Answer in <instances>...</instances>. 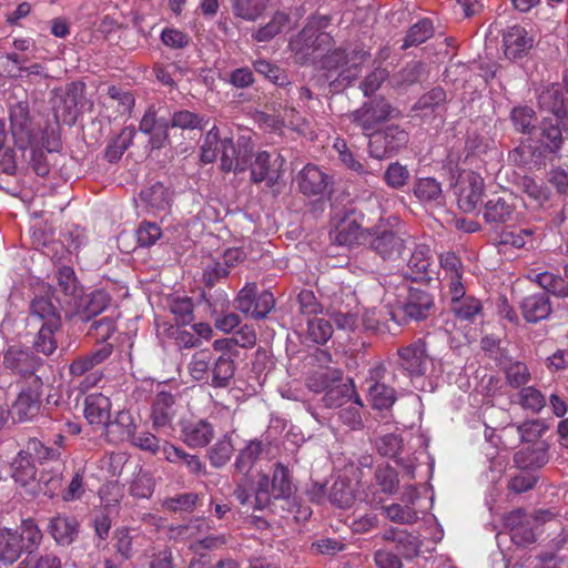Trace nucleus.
<instances>
[{"mask_svg":"<svg viewBox=\"0 0 568 568\" xmlns=\"http://www.w3.org/2000/svg\"><path fill=\"white\" fill-rule=\"evenodd\" d=\"M233 452L234 446L231 437L229 435H224L207 449L206 456L214 468H222L230 462Z\"/></svg>","mask_w":568,"mask_h":568,"instance_id":"43","label":"nucleus"},{"mask_svg":"<svg viewBox=\"0 0 568 568\" xmlns=\"http://www.w3.org/2000/svg\"><path fill=\"white\" fill-rule=\"evenodd\" d=\"M164 113V108L152 104L144 112L140 121L139 130L149 136L148 142L152 150H160L169 142V128L171 124Z\"/></svg>","mask_w":568,"mask_h":568,"instance_id":"8","label":"nucleus"},{"mask_svg":"<svg viewBox=\"0 0 568 568\" xmlns=\"http://www.w3.org/2000/svg\"><path fill=\"white\" fill-rule=\"evenodd\" d=\"M108 98L110 99L111 105L116 103V111L120 114H129L134 105V97L129 91L111 85L108 88Z\"/></svg>","mask_w":568,"mask_h":568,"instance_id":"58","label":"nucleus"},{"mask_svg":"<svg viewBox=\"0 0 568 568\" xmlns=\"http://www.w3.org/2000/svg\"><path fill=\"white\" fill-rule=\"evenodd\" d=\"M164 458L172 464H183L189 473L200 476L205 475V465L197 455H192L173 444L165 443L162 448Z\"/></svg>","mask_w":568,"mask_h":568,"instance_id":"30","label":"nucleus"},{"mask_svg":"<svg viewBox=\"0 0 568 568\" xmlns=\"http://www.w3.org/2000/svg\"><path fill=\"white\" fill-rule=\"evenodd\" d=\"M235 373V363L230 355L222 354L214 355V361L211 366L209 383L215 388L226 387Z\"/></svg>","mask_w":568,"mask_h":568,"instance_id":"33","label":"nucleus"},{"mask_svg":"<svg viewBox=\"0 0 568 568\" xmlns=\"http://www.w3.org/2000/svg\"><path fill=\"white\" fill-rule=\"evenodd\" d=\"M484 182L481 178L471 175L467 179L465 185L460 187L458 194V206L464 212H473L483 201Z\"/></svg>","mask_w":568,"mask_h":568,"instance_id":"31","label":"nucleus"},{"mask_svg":"<svg viewBox=\"0 0 568 568\" xmlns=\"http://www.w3.org/2000/svg\"><path fill=\"white\" fill-rule=\"evenodd\" d=\"M10 123L16 146L23 151L29 149V162L34 173L48 175L50 168L43 148L49 152L54 149L44 145V132L32 128L27 109L20 105L10 111Z\"/></svg>","mask_w":568,"mask_h":568,"instance_id":"2","label":"nucleus"},{"mask_svg":"<svg viewBox=\"0 0 568 568\" xmlns=\"http://www.w3.org/2000/svg\"><path fill=\"white\" fill-rule=\"evenodd\" d=\"M398 366L412 377L423 376L427 371L428 355L426 343L416 339L397 349Z\"/></svg>","mask_w":568,"mask_h":568,"instance_id":"14","label":"nucleus"},{"mask_svg":"<svg viewBox=\"0 0 568 568\" xmlns=\"http://www.w3.org/2000/svg\"><path fill=\"white\" fill-rule=\"evenodd\" d=\"M235 308L253 318L262 320L274 308L275 300L271 292L263 291L257 294L256 283H247L237 293L234 300Z\"/></svg>","mask_w":568,"mask_h":568,"instance_id":"5","label":"nucleus"},{"mask_svg":"<svg viewBox=\"0 0 568 568\" xmlns=\"http://www.w3.org/2000/svg\"><path fill=\"white\" fill-rule=\"evenodd\" d=\"M331 180L326 173H324L318 166L307 164L297 175V184L300 191L307 195H320L323 194Z\"/></svg>","mask_w":568,"mask_h":568,"instance_id":"22","label":"nucleus"},{"mask_svg":"<svg viewBox=\"0 0 568 568\" xmlns=\"http://www.w3.org/2000/svg\"><path fill=\"white\" fill-rule=\"evenodd\" d=\"M376 484L381 487L384 494L393 495L399 485V479L396 470L392 467H378L375 471Z\"/></svg>","mask_w":568,"mask_h":568,"instance_id":"62","label":"nucleus"},{"mask_svg":"<svg viewBox=\"0 0 568 568\" xmlns=\"http://www.w3.org/2000/svg\"><path fill=\"white\" fill-rule=\"evenodd\" d=\"M105 436L111 443L126 442L133 437L136 429L134 418L128 410H121L113 420H108L104 425Z\"/></svg>","mask_w":568,"mask_h":568,"instance_id":"24","label":"nucleus"},{"mask_svg":"<svg viewBox=\"0 0 568 568\" xmlns=\"http://www.w3.org/2000/svg\"><path fill=\"white\" fill-rule=\"evenodd\" d=\"M371 53L363 44H355L347 49L338 48L322 59V67L327 71H338L337 80L351 84L362 71V65L368 61Z\"/></svg>","mask_w":568,"mask_h":568,"instance_id":"4","label":"nucleus"},{"mask_svg":"<svg viewBox=\"0 0 568 568\" xmlns=\"http://www.w3.org/2000/svg\"><path fill=\"white\" fill-rule=\"evenodd\" d=\"M140 201L146 212L156 214L170 209L172 203V193L162 183L156 182L141 190Z\"/></svg>","mask_w":568,"mask_h":568,"instance_id":"23","label":"nucleus"},{"mask_svg":"<svg viewBox=\"0 0 568 568\" xmlns=\"http://www.w3.org/2000/svg\"><path fill=\"white\" fill-rule=\"evenodd\" d=\"M518 404L525 410L538 414L546 406V397L534 386H525L518 393Z\"/></svg>","mask_w":568,"mask_h":568,"instance_id":"48","label":"nucleus"},{"mask_svg":"<svg viewBox=\"0 0 568 568\" xmlns=\"http://www.w3.org/2000/svg\"><path fill=\"white\" fill-rule=\"evenodd\" d=\"M176 414L175 396L169 392H159L152 403L151 420L155 429L168 427Z\"/></svg>","mask_w":568,"mask_h":568,"instance_id":"20","label":"nucleus"},{"mask_svg":"<svg viewBox=\"0 0 568 568\" xmlns=\"http://www.w3.org/2000/svg\"><path fill=\"white\" fill-rule=\"evenodd\" d=\"M42 361L28 349L18 346H11L3 355L2 364L4 368L20 376L34 377V372L39 368Z\"/></svg>","mask_w":568,"mask_h":568,"instance_id":"16","label":"nucleus"},{"mask_svg":"<svg viewBox=\"0 0 568 568\" xmlns=\"http://www.w3.org/2000/svg\"><path fill=\"white\" fill-rule=\"evenodd\" d=\"M521 314L527 322L537 323L551 313V304L546 293L526 296L520 303Z\"/></svg>","mask_w":568,"mask_h":568,"instance_id":"29","label":"nucleus"},{"mask_svg":"<svg viewBox=\"0 0 568 568\" xmlns=\"http://www.w3.org/2000/svg\"><path fill=\"white\" fill-rule=\"evenodd\" d=\"M266 448L267 445L262 440H251L239 452L234 463V468L241 477L236 480L233 495L247 510H263L271 505L268 475L260 474L255 488L252 487V478L250 477L252 468Z\"/></svg>","mask_w":568,"mask_h":568,"instance_id":"1","label":"nucleus"},{"mask_svg":"<svg viewBox=\"0 0 568 568\" xmlns=\"http://www.w3.org/2000/svg\"><path fill=\"white\" fill-rule=\"evenodd\" d=\"M235 17L255 21L265 11L267 0H230Z\"/></svg>","mask_w":568,"mask_h":568,"instance_id":"44","label":"nucleus"},{"mask_svg":"<svg viewBox=\"0 0 568 568\" xmlns=\"http://www.w3.org/2000/svg\"><path fill=\"white\" fill-rule=\"evenodd\" d=\"M30 315L42 321V325L61 327L60 313L48 297H34L30 305Z\"/></svg>","mask_w":568,"mask_h":568,"instance_id":"37","label":"nucleus"},{"mask_svg":"<svg viewBox=\"0 0 568 568\" xmlns=\"http://www.w3.org/2000/svg\"><path fill=\"white\" fill-rule=\"evenodd\" d=\"M354 394V385L352 379L347 383L337 382L323 396L322 402L325 407H339L344 404L345 398H351Z\"/></svg>","mask_w":568,"mask_h":568,"instance_id":"47","label":"nucleus"},{"mask_svg":"<svg viewBox=\"0 0 568 568\" xmlns=\"http://www.w3.org/2000/svg\"><path fill=\"white\" fill-rule=\"evenodd\" d=\"M94 369V365L92 364V361L89 358V356L85 354L83 356H80L75 358L69 366V374L75 378V377H82L84 378L81 381L79 387L81 390L85 392L89 388L95 386L102 378V374L99 372H92Z\"/></svg>","mask_w":568,"mask_h":568,"instance_id":"35","label":"nucleus"},{"mask_svg":"<svg viewBox=\"0 0 568 568\" xmlns=\"http://www.w3.org/2000/svg\"><path fill=\"white\" fill-rule=\"evenodd\" d=\"M387 518L397 524L412 525L418 520V514L409 505L392 504L384 508Z\"/></svg>","mask_w":568,"mask_h":568,"instance_id":"53","label":"nucleus"},{"mask_svg":"<svg viewBox=\"0 0 568 568\" xmlns=\"http://www.w3.org/2000/svg\"><path fill=\"white\" fill-rule=\"evenodd\" d=\"M367 235L369 247L384 260L399 257L405 248V240L382 220Z\"/></svg>","mask_w":568,"mask_h":568,"instance_id":"7","label":"nucleus"},{"mask_svg":"<svg viewBox=\"0 0 568 568\" xmlns=\"http://www.w3.org/2000/svg\"><path fill=\"white\" fill-rule=\"evenodd\" d=\"M433 306L434 302L429 293L418 288H410L399 311L408 320L422 321L429 315Z\"/></svg>","mask_w":568,"mask_h":568,"instance_id":"21","label":"nucleus"},{"mask_svg":"<svg viewBox=\"0 0 568 568\" xmlns=\"http://www.w3.org/2000/svg\"><path fill=\"white\" fill-rule=\"evenodd\" d=\"M434 33V28L428 19H422L415 24H413L403 43V49H407L409 47L419 45L428 40Z\"/></svg>","mask_w":568,"mask_h":568,"instance_id":"51","label":"nucleus"},{"mask_svg":"<svg viewBox=\"0 0 568 568\" xmlns=\"http://www.w3.org/2000/svg\"><path fill=\"white\" fill-rule=\"evenodd\" d=\"M48 531L58 545L69 546L79 535V521L74 517L58 515L50 519Z\"/></svg>","mask_w":568,"mask_h":568,"instance_id":"25","label":"nucleus"},{"mask_svg":"<svg viewBox=\"0 0 568 568\" xmlns=\"http://www.w3.org/2000/svg\"><path fill=\"white\" fill-rule=\"evenodd\" d=\"M142 539H144L143 536L132 535L128 528L121 527L114 531V548L123 559L128 560L134 555V546L140 544Z\"/></svg>","mask_w":568,"mask_h":568,"instance_id":"46","label":"nucleus"},{"mask_svg":"<svg viewBox=\"0 0 568 568\" xmlns=\"http://www.w3.org/2000/svg\"><path fill=\"white\" fill-rule=\"evenodd\" d=\"M328 499L341 508L351 507L355 500L352 485L344 479L335 480L329 489Z\"/></svg>","mask_w":568,"mask_h":568,"instance_id":"50","label":"nucleus"},{"mask_svg":"<svg viewBox=\"0 0 568 568\" xmlns=\"http://www.w3.org/2000/svg\"><path fill=\"white\" fill-rule=\"evenodd\" d=\"M285 159L276 153L273 156L261 151L251 163V181L254 183L265 182L268 187L274 186L283 175Z\"/></svg>","mask_w":568,"mask_h":568,"instance_id":"11","label":"nucleus"},{"mask_svg":"<svg viewBox=\"0 0 568 568\" xmlns=\"http://www.w3.org/2000/svg\"><path fill=\"white\" fill-rule=\"evenodd\" d=\"M329 236L334 243L345 246H353L366 240L355 212H349L336 221Z\"/></svg>","mask_w":568,"mask_h":568,"instance_id":"17","label":"nucleus"},{"mask_svg":"<svg viewBox=\"0 0 568 568\" xmlns=\"http://www.w3.org/2000/svg\"><path fill=\"white\" fill-rule=\"evenodd\" d=\"M449 311L460 321L473 322L483 311L481 302L473 295L456 296L447 301Z\"/></svg>","mask_w":568,"mask_h":568,"instance_id":"36","label":"nucleus"},{"mask_svg":"<svg viewBox=\"0 0 568 568\" xmlns=\"http://www.w3.org/2000/svg\"><path fill=\"white\" fill-rule=\"evenodd\" d=\"M154 485L152 475L140 469L130 485V494L138 498H150L154 491Z\"/></svg>","mask_w":568,"mask_h":568,"instance_id":"56","label":"nucleus"},{"mask_svg":"<svg viewBox=\"0 0 568 568\" xmlns=\"http://www.w3.org/2000/svg\"><path fill=\"white\" fill-rule=\"evenodd\" d=\"M538 519L537 515L516 509L505 516L504 523L510 529L511 540L518 546H526L536 541Z\"/></svg>","mask_w":568,"mask_h":568,"instance_id":"12","label":"nucleus"},{"mask_svg":"<svg viewBox=\"0 0 568 568\" xmlns=\"http://www.w3.org/2000/svg\"><path fill=\"white\" fill-rule=\"evenodd\" d=\"M214 434V426L206 419L192 418L181 423V439L190 448L207 446Z\"/></svg>","mask_w":568,"mask_h":568,"instance_id":"18","label":"nucleus"},{"mask_svg":"<svg viewBox=\"0 0 568 568\" xmlns=\"http://www.w3.org/2000/svg\"><path fill=\"white\" fill-rule=\"evenodd\" d=\"M568 132V120L561 122L545 118L540 124L539 141L550 152H557L564 142L562 132Z\"/></svg>","mask_w":568,"mask_h":568,"instance_id":"28","label":"nucleus"},{"mask_svg":"<svg viewBox=\"0 0 568 568\" xmlns=\"http://www.w3.org/2000/svg\"><path fill=\"white\" fill-rule=\"evenodd\" d=\"M21 537L18 530L10 528L0 529V562L3 565L14 564L24 552Z\"/></svg>","mask_w":568,"mask_h":568,"instance_id":"32","label":"nucleus"},{"mask_svg":"<svg viewBox=\"0 0 568 568\" xmlns=\"http://www.w3.org/2000/svg\"><path fill=\"white\" fill-rule=\"evenodd\" d=\"M440 273L438 277L464 275L465 267L459 256L454 252H444L439 255Z\"/></svg>","mask_w":568,"mask_h":568,"instance_id":"59","label":"nucleus"},{"mask_svg":"<svg viewBox=\"0 0 568 568\" xmlns=\"http://www.w3.org/2000/svg\"><path fill=\"white\" fill-rule=\"evenodd\" d=\"M60 327H53L49 325H41L37 337L33 343V347L37 352L42 353L45 356H50L57 349V341L54 338V333L59 331Z\"/></svg>","mask_w":568,"mask_h":568,"instance_id":"54","label":"nucleus"},{"mask_svg":"<svg viewBox=\"0 0 568 568\" xmlns=\"http://www.w3.org/2000/svg\"><path fill=\"white\" fill-rule=\"evenodd\" d=\"M516 216V202L511 194L494 196L484 205L483 219L494 230L514 222Z\"/></svg>","mask_w":568,"mask_h":568,"instance_id":"13","label":"nucleus"},{"mask_svg":"<svg viewBox=\"0 0 568 568\" xmlns=\"http://www.w3.org/2000/svg\"><path fill=\"white\" fill-rule=\"evenodd\" d=\"M254 69L257 73L264 75L276 85L283 87L288 83L287 75L277 65L266 60H257L254 62Z\"/></svg>","mask_w":568,"mask_h":568,"instance_id":"64","label":"nucleus"},{"mask_svg":"<svg viewBox=\"0 0 568 568\" xmlns=\"http://www.w3.org/2000/svg\"><path fill=\"white\" fill-rule=\"evenodd\" d=\"M538 476L530 470H520L510 477L507 488L515 494L526 493L535 487Z\"/></svg>","mask_w":568,"mask_h":568,"instance_id":"63","label":"nucleus"},{"mask_svg":"<svg viewBox=\"0 0 568 568\" xmlns=\"http://www.w3.org/2000/svg\"><path fill=\"white\" fill-rule=\"evenodd\" d=\"M214 361V354L210 349H200L195 352L187 365V369L193 379L209 383L211 366Z\"/></svg>","mask_w":568,"mask_h":568,"instance_id":"40","label":"nucleus"},{"mask_svg":"<svg viewBox=\"0 0 568 568\" xmlns=\"http://www.w3.org/2000/svg\"><path fill=\"white\" fill-rule=\"evenodd\" d=\"M548 460V452L542 443L523 447L514 455V463L520 470L534 471L544 467Z\"/></svg>","mask_w":568,"mask_h":568,"instance_id":"26","label":"nucleus"},{"mask_svg":"<svg viewBox=\"0 0 568 568\" xmlns=\"http://www.w3.org/2000/svg\"><path fill=\"white\" fill-rule=\"evenodd\" d=\"M343 373L341 369L325 367L312 373L306 386L314 393H326L334 384L341 382Z\"/></svg>","mask_w":568,"mask_h":568,"instance_id":"39","label":"nucleus"},{"mask_svg":"<svg viewBox=\"0 0 568 568\" xmlns=\"http://www.w3.org/2000/svg\"><path fill=\"white\" fill-rule=\"evenodd\" d=\"M290 17L285 12L277 11L272 19L263 27H261L253 38L258 42H266L272 40L275 36L282 32L284 27L288 23Z\"/></svg>","mask_w":568,"mask_h":568,"instance_id":"49","label":"nucleus"},{"mask_svg":"<svg viewBox=\"0 0 568 568\" xmlns=\"http://www.w3.org/2000/svg\"><path fill=\"white\" fill-rule=\"evenodd\" d=\"M221 153V170L223 172H243L246 170L253 154V146L250 140L241 136L234 144L232 139H221L216 126L212 128L205 135L202 145L201 161L212 163Z\"/></svg>","mask_w":568,"mask_h":568,"instance_id":"3","label":"nucleus"},{"mask_svg":"<svg viewBox=\"0 0 568 568\" xmlns=\"http://www.w3.org/2000/svg\"><path fill=\"white\" fill-rule=\"evenodd\" d=\"M310 338L317 344H325L333 335V326L328 320L314 318L307 324Z\"/></svg>","mask_w":568,"mask_h":568,"instance_id":"61","label":"nucleus"},{"mask_svg":"<svg viewBox=\"0 0 568 568\" xmlns=\"http://www.w3.org/2000/svg\"><path fill=\"white\" fill-rule=\"evenodd\" d=\"M531 42L523 27H513L504 36L505 54L516 59L531 47Z\"/></svg>","mask_w":568,"mask_h":568,"instance_id":"38","label":"nucleus"},{"mask_svg":"<svg viewBox=\"0 0 568 568\" xmlns=\"http://www.w3.org/2000/svg\"><path fill=\"white\" fill-rule=\"evenodd\" d=\"M505 374L507 383L514 388L525 387L530 381V372L523 362L510 363L505 368Z\"/></svg>","mask_w":568,"mask_h":568,"instance_id":"60","label":"nucleus"},{"mask_svg":"<svg viewBox=\"0 0 568 568\" xmlns=\"http://www.w3.org/2000/svg\"><path fill=\"white\" fill-rule=\"evenodd\" d=\"M41 396L42 381L40 377H33L12 404V418L21 423L33 419L40 413Z\"/></svg>","mask_w":568,"mask_h":568,"instance_id":"10","label":"nucleus"},{"mask_svg":"<svg viewBox=\"0 0 568 568\" xmlns=\"http://www.w3.org/2000/svg\"><path fill=\"white\" fill-rule=\"evenodd\" d=\"M538 104L542 112L554 115V120L558 122H561L568 115V103L564 89L558 83L545 88L538 94Z\"/></svg>","mask_w":568,"mask_h":568,"instance_id":"19","label":"nucleus"},{"mask_svg":"<svg viewBox=\"0 0 568 568\" xmlns=\"http://www.w3.org/2000/svg\"><path fill=\"white\" fill-rule=\"evenodd\" d=\"M395 109L384 99H373L348 115L352 123L358 126L371 139L376 126L393 116Z\"/></svg>","mask_w":568,"mask_h":568,"instance_id":"6","label":"nucleus"},{"mask_svg":"<svg viewBox=\"0 0 568 568\" xmlns=\"http://www.w3.org/2000/svg\"><path fill=\"white\" fill-rule=\"evenodd\" d=\"M110 297L103 291L93 292L85 303V307L82 312H79L81 321H89L92 316L102 313L109 305Z\"/></svg>","mask_w":568,"mask_h":568,"instance_id":"55","label":"nucleus"},{"mask_svg":"<svg viewBox=\"0 0 568 568\" xmlns=\"http://www.w3.org/2000/svg\"><path fill=\"white\" fill-rule=\"evenodd\" d=\"M410 173L405 165L398 162L390 163L384 172L385 183L395 190L405 186L409 180Z\"/></svg>","mask_w":568,"mask_h":568,"instance_id":"57","label":"nucleus"},{"mask_svg":"<svg viewBox=\"0 0 568 568\" xmlns=\"http://www.w3.org/2000/svg\"><path fill=\"white\" fill-rule=\"evenodd\" d=\"M18 536L21 537L23 542V550L26 552H32L39 547L42 541V532L32 519L23 520L18 530Z\"/></svg>","mask_w":568,"mask_h":568,"instance_id":"52","label":"nucleus"},{"mask_svg":"<svg viewBox=\"0 0 568 568\" xmlns=\"http://www.w3.org/2000/svg\"><path fill=\"white\" fill-rule=\"evenodd\" d=\"M415 196L424 203L438 202L443 197L442 184L434 178H420L414 183Z\"/></svg>","mask_w":568,"mask_h":568,"instance_id":"42","label":"nucleus"},{"mask_svg":"<svg viewBox=\"0 0 568 568\" xmlns=\"http://www.w3.org/2000/svg\"><path fill=\"white\" fill-rule=\"evenodd\" d=\"M237 250H229L224 255L223 262H212L205 266L204 281L209 286H213L217 281L226 277L230 272V267L233 265L231 262L236 261L240 257Z\"/></svg>","mask_w":568,"mask_h":568,"instance_id":"41","label":"nucleus"},{"mask_svg":"<svg viewBox=\"0 0 568 568\" xmlns=\"http://www.w3.org/2000/svg\"><path fill=\"white\" fill-rule=\"evenodd\" d=\"M111 402L101 393L87 396L84 402V416L91 425L104 427L110 419Z\"/></svg>","mask_w":568,"mask_h":568,"instance_id":"27","label":"nucleus"},{"mask_svg":"<svg viewBox=\"0 0 568 568\" xmlns=\"http://www.w3.org/2000/svg\"><path fill=\"white\" fill-rule=\"evenodd\" d=\"M408 133L398 125L386 126L382 131H375L368 141L369 155L375 159H384L397 153L408 143Z\"/></svg>","mask_w":568,"mask_h":568,"instance_id":"9","label":"nucleus"},{"mask_svg":"<svg viewBox=\"0 0 568 568\" xmlns=\"http://www.w3.org/2000/svg\"><path fill=\"white\" fill-rule=\"evenodd\" d=\"M405 277L414 282H429L436 274L432 250L427 245H417L412 253L406 268Z\"/></svg>","mask_w":568,"mask_h":568,"instance_id":"15","label":"nucleus"},{"mask_svg":"<svg viewBox=\"0 0 568 568\" xmlns=\"http://www.w3.org/2000/svg\"><path fill=\"white\" fill-rule=\"evenodd\" d=\"M369 402L375 409H388L396 400L395 390L384 383L375 382L368 387Z\"/></svg>","mask_w":568,"mask_h":568,"instance_id":"45","label":"nucleus"},{"mask_svg":"<svg viewBox=\"0 0 568 568\" xmlns=\"http://www.w3.org/2000/svg\"><path fill=\"white\" fill-rule=\"evenodd\" d=\"M294 493V486L291 479L290 470L282 463H276L270 479L271 500L288 499Z\"/></svg>","mask_w":568,"mask_h":568,"instance_id":"34","label":"nucleus"}]
</instances>
